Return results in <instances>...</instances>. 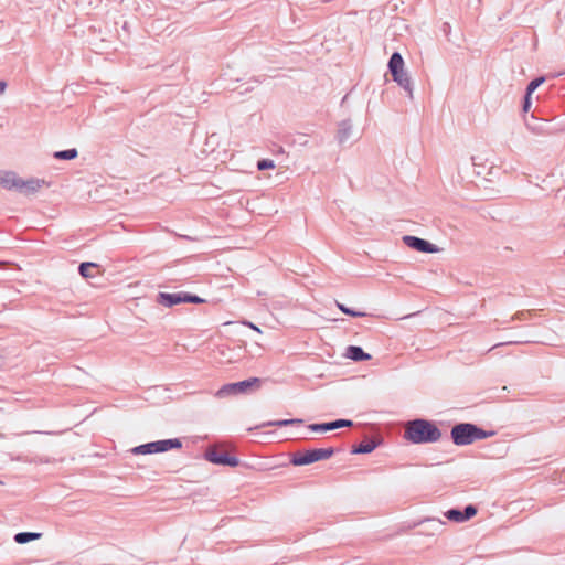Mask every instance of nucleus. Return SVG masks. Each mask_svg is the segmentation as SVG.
Instances as JSON below:
<instances>
[{
    "label": "nucleus",
    "instance_id": "10",
    "mask_svg": "<svg viewBox=\"0 0 565 565\" xmlns=\"http://www.w3.org/2000/svg\"><path fill=\"white\" fill-rule=\"evenodd\" d=\"M45 184L44 180L31 178L28 180H23L20 178L18 189L19 191H23L25 193H34L39 191Z\"/></svg>",
    "mask_w": 565,
    "mask_h": 565
},
{
    "label": "nucleus",
    "instance_id": "22",
    "mask_svg": "<svg viewBox=\"0 0 565 565\" xmlns=\"http://www.w3.org/2000/svg\"><path fill=\"white\" fill-rule=\"evenodd\" d=\"M352 425L351 420L348 419H338L334 422H330L331 429L341 428V427H349Z\"/></svg>",
    "mask_w": 565,
    "mask_h": 565
},
{
    "label": "nucleus",
    "instance_id": "25",
    "mask_svg": "<svg viewBox=\"0 0 565 565\" xmlns=\"http://www.w3.org/2000/svg\"><path fill=\"white\" fill-rule=\"evenodd\" d=\"M531 107V95H525V98H524V105H523V109L524 111H527Z\"/></svg>",
    "mask_w": 565,
    "mask_h": 565
},
{
    "label": "nucleus",
    "instance_id": "17",
    "mask_svg": "<svg viewBox=\"0 0 565 565\" xmlns=\"http://www.w3.org/2000/svg\"><path fill=\"white\" fill-rule=\"evenodd\" d=\"M301 423H302L301 419H282V420H277V422H269L267 425L268 426L284 427V426L294 425V424H301Z\"/></svg>",
    "mask_w": 565,
    "mask_h": 565
},
{
    "label": "nucleus",
    "instance_id": "12",
    "mask_svg": "<svg viewBox=\"0 0 565 565\" xmlns=\"http://www.w3.org/2000/svg\"><path fill=\"white\" fill-rule=\"evenodd\" d=\"M158 301L166 307H172L174 305L184 302V294L160 292L158 295Z\"/></svg>",
    "mask_w": 565,
    "mask_h": 565
},
{
    "label": "nucleus",
    "instance_id": "8",
    "mask_svg": "<svg viewBox=\"0 0 565 565\" xmlns=\"http://www.w3.org/2000/svg\"><path fill=\"white\" fill-rule=\"evenodd\" d=\"M403 242L409 248L422 253L436 254L439 252V248L436 245L416 236L406 235L403 237Z\"/></svg>",
    "mask_w": 565,
    "mask_h": 565
},
{
    "label": "nucleus",
    "instance_id": "13",
    "mask_svg": "<svg viewBox=\"0 0 565 565\" xmlns=\"http://www.w3.org/2000/svg\"><path fill=\"white\" fill-rule=\"evenodd\" d=\"M345 358L352 361H367L371 359V355L365 353L361 347L350 345L345 350Z\"/></svg>",
    "mask_w": 565,
    "mask_h": 565
},
{
    "label": "nucleus",
    "instance_id": "19",
    "mask_svg": "<svg viewBox=\"0 0 565 565\" xmlns=\"http://www.w3.org/2000/svg\"><path fill=\"white\" fill-rule=\"evenodd\" d=\"M544 81H545V78H544V77H539V78L533 79V81L529 84V86H527V88H526V94H527V95H532V93H533V92H534V90H535V89H536V88H537V87H539V86H540Z\"/></svg>",
    "mask_w": 565,
    "mask_h": 565
},
{
    "label": "nucleus",
    "instance_id": "4",
    "mask_svg": "<svg viewBox=\"0 0 565 565\" xmlns=\"http://www.w3.org/2000/svg\"><path fill=\"white\" fill-rule=\"evenodd\" d=\"M181 441L179 439H164L152 441L143 445L136 446L131 449L134 455H150L164 452L170 449L180 448Z\"/></svg>",
    "mask_w": 565,
    "mask_h": 565
},
{
    "label": "nucleus",
    "instance_id": "7",
    "mask_svg": "<svg viewBox=\"0 0 565 565\" xmlns=\"http://www.w3.org/2000/svg\"><path fill=\"white\" fill-rule=\"evenodd\" d=\"M205 459L215 465L230 467L238 466L239 461L235 456L227 451H217L215 448H209L205 452Z\"/></svg>",
    "mask_w": 565,
    "mask_h": 565
},
{
    "label": "nucleus",
    "instance_id": "27",
    "mask_svg": "<svg viewBox=\"0 0 565 565\" xmlns=\"http://www.w3.org/2000/svg\"><path fill=\"white\" fill-rule=\"evenodd\" d=\"M7 89V83L4 81H0V95L3 94Z\"/></svg>",
    "mask_w": 565,
    "mask_h": 565
},
{
    "label": "nucleus",
    "instance_id": "11",
    "mask_svg": "<svg viewBox=\"0 0 565 565\" xmlns=\"http://www.w3.org/2000/svg\"><path fill=\"white\" fill-rule=\"evenodd\" d=\"M20 177L13 171H0V185L4 189H18Z\"/></svg>",
    "mask_w": 565,
    "mask_h": 565
},
{
    "label": "nucleus",
    "instance_id": "5",
    "mask_svg": "<svg viewBox=\"0 0 565 565\" xmlns=\"http://www.w3.org/2000/svg\"><path fill=\"white\" fill-rule=\"evenodd\" d=\"M333 448L308 449L303 452L295 455L291 459V463L295 466L309 465L322 459L330 458L333 455Z\"/></svg>",
    "mask_w": 565,
    "mask_h": 565
},
{
    "label": "nucleus",
    "instance_id": "16",
    "mask_svg": "<svg viewBox=\"0 0 565 565\" xmlns=\"http://www.w3.org/2000/svg\"><path fill=\"white\" fill-rule=\"evenodd\" d=\"M54 157L56 159H61V160H72L77 157V150L68 149V150L56 151L54 153Z\"/></svg>",
    "mask_w": 565,
    "mask_h": 565
},
{
    "label": "nucleus",
    "instance_id": "23",
    "mask_svg": "<svg viewBox=\"0 0 565 565\" xmlns=\"http://www.w3.org/2000/svg\"><path fill=\"white\" fill-rule=\"evenodd\" d=\"M258 170L273 169L275 168V163L273 160H262L257 163Z\"/></svg>",
    "mask_w": 565,
    "mask_h": 565
},
{
    "label": "nucleus",
    "instance_id": "26",
    "mask_svg": "<svg viewBox=\"0 0 565 565\" xmlns=\"http://www.w3.org/2000/svg\"><path fill=\"white\" fill-rule=\"evenodd\" d=\"M244 324L247 326L248 328H250L252 330L258 332V333L262 332L260 329L257 326H255L254 323H252V322H244Z\"/></svg>",
    "mask_w": 565,
    "mask_h": 565
},
{
    "label": "nucleus",
    "instance_id": "28",
    "mask_svg": "<svg viewBox=\"0 0 565 565\" xmlns=\"http://www.w3.org/2000/svg\"><path fill=\"white\" fill-rule=\"evenodd\" d=\"M0 484H3V482H2V481H0Z\"/></svg>",
    "mask_w": 565,
    "mask_h": 565
},
{
    "label": "nucleus",
    "instance_id": "6",
    "mask_svg": "<svg viewBox=\"0 0 565 565\" xmlns=\"http://www.w3.org/2000/svg\"><path fill=\"white\" fill-rule=\"evenodd\" d=\"M260 380L258 377H252L242 382L225 384L220 387L216 392L217 397H225L228 395H235L246 392L248 388L259 385Z\"/></svg>",
    "mask_w": 565,
    "mask_h": 565
},
{
    "label": "nucleus",
    "instance_id": "3",
    "mask_svg": "<svg viewBox=\"0 0 565 565\" xmlns=\"http://www.w3.org/2000/svg\"><path fill=\"white\" fill-rule=\"evenodd\" d=\"M388 70L392 74V77L397 85L404 88L411 98H413V87L411 84V78L405 70V63L402 55L398 52L392 54L388 61Z\"/></svg>",
    "mask_w": 565,
    "mask_h": 565
},
{
    "label": "nucleus",
    "instance_id": "24",
    "mask_svg": "<svg viewBox=\"0 0 565 565\" xmlns=\"http://www.w3.org/2000/svg\"><path fill=\"white\" fill-rule=\"evenodd\" d=\"M204 300L198 296L184 294V302L202 303Z\"/></svg>",
    "mask_w": 565,
    "mask_h": 565
},
{
    "label": "nucleus",
    "instance_id": "15",
    "mask_svg": "<svg viewBox=\"0 0 565 565\" xmlns=\"http://www.w3.org/2000/svg\"><path fill=\"white\" fill-rule=\"evenodd\" d=\"M39 537H40V533L21 532V533L15 534L14 541L19 544H25V543L36 540Z\"/></svg>",
    "mask_w": 565,
    "mask_h": 565
},
{
    "label": "nucleus",
    "instance_id": "9",
    "mask_svg": "<svg viewBox=\"0 0 565 565\" xmlns=\"http://www.w3.org/2000/svg\"><path fill=\"white\" fill-rule=\"evenodd\" d=\"M476 513L477 509L473 505H467L463 512H461L460 510L451 509L445 513V516L449 521L461 523L473 518Z\"/></svg>",
    "mask_w": 565,
    "mask_h": 565
},
{
    "label": "nucleus",
    "instance_id": "21",
    "mask_svg": "<svg viewBox=\"0 0 565 565\" xmlns=\"http://www.w3.org/2000/svg\"><path fill=\"white\" fill-rule=\"evenodd\" d=\"M309 429L312 430V431H327V430H332L331 429V426H330V423H324V424H311L309 425Z\"/></svg>",
    "mask_w": 565,
    "mask_h": 565
},
{
    "label": "nucleus",
    "instance_id": "18",
    "mask_svg": "<svg viewBox=\"0 0 565 565\" xmlns=\"http://www.w3.org/2000/svg\"><path fill=\"white\" fill-rule=\"evenodd\" d=\"M337 307L345 315H349V316H352V317H365L366 313L365 312H360V311H354V310H351L350 308H347L342 303H337Z\"/></svg>",
    "mask_w": 565,
    "mask_h": 565
},
{
    "label": "nucleus",
    "instance_id": "2",
    "mask_svg": "<svg viewBox=\"0 0 565 565\" xmlns=\"http://www.w3.org/2000/svg\"><path fill=\"white\" fill-rule=\"evenodd\" d=\"M450 435L455 445L465 446L473 443L475 440L492 436L493 433H487L473 424L463 423L455 425L451 429Z\"/></svg>",
    "mask_w": 565,
    "mask_h": 565
},
{
    "label": "nucleus",
    "instance_id": "1",
    "mask_svg": "<svg viewBox=\"0 0 565 565\" xmlns=\"http://www.w3.org/2000/svg\"><path fill=\"white\" fill-rule=\"evenodd\" d=\"M404 437L412 444L435 443L440 439L439 428L426 419H414L407 423Z\"/></svg>",
    "mask_w": 565,
    "mask_h": 565
},
{
    "label": "nucleus",
    "instance_id": "14",
    "mask_svg": "<svg viewBox=\"0 0 565 565\" xmlns=\"http://www.w3.org/2000/svg\"><path fill=\"white\" fill-rule=\"evenodd\" d=\"M376 447V444L374 440H365L361 444H359L356 447H354L353 449V454H369L371 451H373Z\"/></svg>",
    "mask_w": 565,
    "mask_h": 565
},
{
    "label": "nucleus",
    "instance_id": "20",
    "mask_svg": "<svg viewBox=\"0 0 565 565\" xmlns=\"http://www.w3.org/2000/svg\"><path fill=\"white\" fill-rule=\"evenodd\" d=\"M90 267H96V264L95 263H82L79 265V274L84 277V278H88L90 277L89 273H88V268Z\"/></svg>",
    "mask_w": 565,
    "mask_h": 565
}]
</instances>
